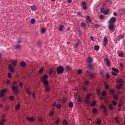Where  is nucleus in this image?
I'll return each mask as SVG.
<instances>
[{
  "label": "nucleus",
  "mask_w": 125,
  "mask_h": 125,
  "mask_svg": "<svg viewBox=\"0 0 125 125\" xmlns=\"http://www.w3.org/2000/svg\"><path fill=\"white\" fill-rule=\"evenodd\" d=\"M11 88L15 94L19 93V86L18 85H13L11 86Z\"/></svg>",
  "instance_id": "1"
},
{
  "label": "nucleus",
  "mask_w": 125,
  "mask_h": 125,
  "mask_svg": "<svg viewBox=\"0 0 125 125\" xmlns=\"http://www.w3.org/2000/svg\"><path fill=\"white\" fill-rule=\"evenodd\" d=\"M56 71L57 74H63V73L64 72V67H63V66H58Z\"/></svg>",
  "instance_id": "2"
},
{
  "label": "nucleus",
  "mask_w": 125,
  "mask_h": 125,
  "mask_svg": "<svg viewBox=\"0 0 125 125\" xmlns=\"http://www.w3.org/2000/svg\"><path fill=\"white\" fill-rule=\"evenodd\" d=\"M117 21V19L115 17H112L109 20L108 23L109 24H115V22Z\"/></svg>",
  "instance_id": "3"
},
{
  "label": "nucleus",
  "mask_w": 125,
  "mask_h": 125,
  "mask_svg": "<svg viewBox=\"0 0 125 125\" xmlns=\"http://www.w3.org/2000/svg\"><path fill=\"white\" fill-rule=\"evenodd\" d=\"M8 69L9 71H10V72H11L12 73H14V71L15 69L14 68V66H13L12 64H9Z\"/></svg>",
  "instance_id": "4"
},
{
  "label": "nucleus",
  "mask_w": 125,
  "mask_h": 125,
  "mask_svg": "<svg viewBox=\"0 0 125 125\" xmlns=\"http://www.w3.org/2000/svg\"><path fill=\"white\" fill-rule=\"evenodd\" d=\"M104 61H105L106 63V65L107 67H110L111 66V61L108 58H105Z\"/></svg>",
  "instance_id": "5"
},
{
  "label": "nucleus",
  "mask_w": 125,
  "mask_h": 125,
  "mask_svg": "<svg viewBox=\"0 0 125 125\" xmlns=\"http://www.w3.org/2000/svg\"><path fill=\"white\" fill-rule=\"evenodd\" d=\"M104 46H106V45H107V43H108V39H107V38L106 37H104Z\"/></svg>",
  "instance_id": "6"
},
{
  "label": "nucleus",
  "mask_w": 125,
  "mask_h": 125,
  "mask_svg": "<svg viewBox=\"0 0 125 125\" xmlns=\"http://www.w3.org/2000/svg\"><path fill=\"white\" fill-rule=\"evenodd\" d=\"M109 25H108V29L109 30H110L111 31H112V30H114V28H115V24H113V23H109Z\"/></svg>",
  "instance_id": "7"
},
{
  "label": "nucleus",
  "mask_w": 125,
  "mask_h": 125,
  "mask_svg": "<svg viewBox=\"0 0 125 125\" xmlns=\"http://www.w3.org/2000/svg\"><path fill=\"white\" fill-rule=\"evenodd\" d=\"M26 120H27V121H29V122H32L33 123H34V122H35V120L36 119L34 117H29L27 116Z\"/></svg>",
  "instance_id": "8"
},
{
  "label": "nucleus",
  "mask_w": 125,
  "mask_h": 125,
  "mask_svg": "<svg viewBox=\"0 0 125 125\" xmlns=\"http://www.w3.org/2000/svg\"><path fill=\"white\" fill-rule=\"evenodd\" d=\"M119 93H120V92L118 91L116 95H115V94L113 95V99L114 100H118L119 96H120V94H119Z\"/></svg>",
  "instance_id": "9"
},
{
  "label": "nucleus",
  "mask_w": 125,
  "mask_h": 125,
  "mask_svg": "<svg viewBox=\"0 0 125 125\" xmlns=\"http://www.w3.org/2000/svg\"><path fill=\"white\" fill-rule=\"evenodd\" d=\"M82 91H86L87 90V86L84 85L81 86Z\"/></svg>",
  "instance_id": "10"
},
{
  "label": "nucleus",
  "mask_w": 125,
  "mask_h": 125,
  "mask_svg": "<svg viewBox=\"0 0 125 125\" xmlns=\"http://www.w3.org/2000/svg\"><path fill=\"white\" fill-rule=\"evenodd\" d=\"M42 82H43L44 81H46L47 79H48V76L47 75H44L41 78Z\"/></svg>",
  "instance_id": "11"
},
{
  "label": "nucleus",
  "mask_w": 125,
  "mask_h": 125,
  "mask_svg": "<svg viewBox=\"0 0 125 125\" xmlns=\"http://www.w3.org/2000/svg\"><path fill=\"white\" fill-rule=\"evenodd\" d=\"M20 66L22 67V68H25L26 66H27V64H26V62H20Z\"/></svg>",
  "instance_id": "12"
},
{
  "label": "nucleus",
  "mask_w": 125,
  "mask_h": 125,
  "mask_svg": "<svg viewBox=\"0 0 125 125\" xmlns=\"http://www.w3.org/2000/svg\"><path fill=\"white\" fill-rule=\"evenodd\" d=\"M82 5L83 9H86V8H87V6H86V3L85 2H83L82 3Z\"/></svg>",
  "instance_id": "13"
},
{
  "label": "nucleus",
  "mask_w": 125,
  "mask_h": 125,
  "mask_svg": "<svg viewBox=\"0 0 125 125\" xmlns=\"http://www.w3.org/2000/svg\"><path fill=\"white\" fill-rule=\"evenodd\" d=\"M125 38V36L123 35H121L117 37V41H121V40H123Z\"/></svg>",
  "instance_id": "14"
},
{
  "label": "nucleus",
  "mask_w": 125,
  "mask_h": 125,
  "mask_svg": "<svg viewBox=\"0 0 125 125\" xmlns=\"http://www.w3.org/2000/svg\"><path fill=\"white\" fill-rule=\"evenodd\" d=\"M6 122V120L5 119H1L0 120V125H4V123Z\"/></svg>",
  "instance_id": "15"
},
{
  "label": "nucleus",
  "mask_w": 125,
  "mask_h": 125,
  "mask_svg": "<svg viewBox=\"0 0 125 125\" xmlns=\"http://www.w3.org/2000/svg\"><path fill=\"white\" fill-rule=\"evenodd\" d=\"M11 64L13 66L16 67V66L17 65V62H16V61H13L11 62Z\"/></svg>",
  "instance_id": "16"
},
{
  "label": "nucleus",
  "mask_w": 125,
  "mask_h": 125,
  "mask_svg": "<svg viewBox=\"0 0 125 125\" xmlns=\"http://www.w3.org/2000/svg\"><path fill=\"white\" fill-rule=\"evenodd\" d=\"M68 106L69 108H73V107H74V104H73V102H70L68 103Z\"/></svg>",
  "instance_id": "17"
},
{
  "label": "nucleus",
  "mask_w": 125,
  "mask_h": 125,
  "mask_svg": "<svg viewBox=\"0 0 125 125\" xmlns=\"http://www.w3.org/2000/svg\"><path fill=\"white\" fill-rule=\"evenodd\" d=\"M25 88V91L27 93H28L29 95L30 94H32V92L30 91V89L29 88Z\"/></svg>",
  "instance_id": "18"
},
{
  "label": "nucleus",
  "mask_w": 125,
  "mask_h": 125,
  "mask_svg": "<svg viewBox=\"0 0 125 125\" xmlns=\"http://www.w3.org/2000/svg\"><path fill=\"white\" fill-rule=\"evenodd\" d=\"M91 97V93H88L86 96V99L88 100H90Z\"/></svg>",
  "instance_id": "19"
},
{
  "label": "nucleus",
  "mask_w": 125,
  "mask_h": 125,
  "mask_svg": "<svg viewBox=\"0 0 125 125\" xmlns=\"http://www.w3.org/2000/svg\"><path fill=\"white\" fill-rule=\"evenodd\" d=\"M94 76H95V74H94V73H90L89 74V76L90 77V80H93V79L94 78Z\"/></svg>",
  "instance_id": "20"
},
{
  "label": "nucleus",
  "mask_w": 125,
  "mask_h": 125,
  "mask_svg": "<svg viewBox=\"0 0 125 125\" xmlns=\"http://www.w3.org/2000/svg\"><path fill=\"white\" fill-rule=\"evenodd\" d=\"M42 82L43 83L44 85H45V86H47V85H48L49 83L47 80L42 81Z\"/></svg>",
  "instance_id": "21"
},
{
  "label": "nucleus",
  "mask_w": 125,
  "mask_h": 125,
  "mask_svg": "<svg viewBox=\"0 0 125 125\" xmlns=\"http://www.w3.org/2000/svg\"><path fill=\"white\" fill-rule=\"evenodd\" d=\"M123 85L124 84L120 83V84L117 85L116 88H117V89H120V88H122Z\"/></svg>",
  "instance_id": "22"
},
{
  "label": "nucleus",
  "mask_w": 125,
  "mask_h": 125,
  "mask_svg": "<svg viewBox=\"0 0 125 125\" xmlns=\"http://www.w3.org/2000/svg\"><path fill=\"white\" fill-rule=\"evenodd\" d=\"M62 107V105L61 104H57V105H56L57 109L59 110V109H61Z\"/></svg>",
  "instance_id": "23"
},
{
  "label": "nucleus",
  "mask_w": 125,
  "mask_h": 125,
  "mask_svg": "<svg viewBox=\"0 0 125 125\" xmlns=\"http://www.w3.org/2000/svg\"><path fill=\"white\" fill-rule=\"evenodd\" d=\"M88 67L90 69V70H92V69H93V65H92V63H88Z\"/></svg>",
  "instance_id": "24"
},
{
  "label": "nucleus",
  "mask_w": 125,
  "mask_h": 125,
  "mask_svg": "<svg viewBox=\"0 0 125 125\" xmlns=\"http://www.w3.org/2000/svg\"><path fill=\"white\" fill-rule=\"evenodd\" d=\"M87 62L88 63H91L92 62V58L90 57H88V59H87Z\"/></svg>",
  "instance_id": "25"
},
{
  "label": "nucleus",
  "mask_w": 125,
  "mask_h": 125,
  "mask_svg": "<svg viewBox=\"0 0 125 125\" xmlns=\"http://www.w3.org/2000/svg\"><path fill=\"white\" fill-rule=\"evenodd\" d=\"M96 103L97 102L95 101H94L93 103H90V106H91V107H94V106L96 105Z\"/></svg>",
  "instance_id": "26"
},
{
  "label": "nucleus",
  "mask_w": 125,
  "mask_h": 125,
  "mask_svg": "<svg viewBox=\"0 0 125 125\" xmlns=\"http://www.w3.org/2000/svg\"><path fill=\"white\" fill-rule=\"evenodd\" d=\"M21 48H22V46H21V45H20L19 44H17L15 46L16 49H19Z\"/></svg>",
  "instance_id": "27"
},
{
  "label": "nucleus",
  "mask_w": 125,
  "mask_h": 125,
  "mask_svg": "<svg viewBox=\"0 0 125 125\" xmlns=\"http://www.w3.org/2000/svg\"><path fill=\"white\" fill-rule=\"evenodd\" d=\"M117 82H118V83H124V80H123L121 78H119V79H117Z\"/></svg>",
  "instance_id": "28"
},
{
  "label": "nucleus",
  "mask_w": 125,
  "mask_h": 125,
  "mask_svg": "<svg viewBox=\"0 0 125 125\" xmlns=\"http://www.w3.org/2000/svg\"><path fill=\"white\" fill-rule=\"evenodd\" d=\"M108 109L109 110H110V111H113V109H114V107H113V105L112 104H110L109 105Z\"/></svg>",
  "instance_id": "29"
},
{
  "label": "nucleus",
  "mask_w": 125,
  "mask_h": 125,
  "mask_svg": "<svg viewBox=\"0 0 125 125\" xmlns=\"http://www.w3.org/2000/svg\"><path fill=\"white\" fill-rule=\"evenodd\" d=\"M112 71H113L114 72H115V73H119V69L115 68V67H113L112 69Z\"/></svg>",
  "instance_id": "30"
},
{
  "label": "nucleus",
  "mask_w": 125,
  "mask_h": 125,
  "mask_svg": "<svg viewBox=\"0 0 125 125\" xmlns=\"http://www.w3.org/2000/svg\"><path fill=\"white\" fill-rule=\"evenodd\" d=\"M100 48V47H99V46L98 45H95L94 46V49L95 50H96V51H98V50H99V48Z\"/></svg>",
  "instance_id": "31"
},
{
  "label": "nucleus",
  "mask_w": 125,
  "mask_h": 125,
  "mask_svg": "<svg viewBox=\"0 0 125 125\" xmlns=\"http://www.w3.org/2000/svg\"><path fill=\"white\" fill-rule=\"evenodd\" d=\"M45 89L46 91H49L50 90V87L48 86V85L45 86Z\"/></svg>",
  "instance_id": "32"
},
{
  "label": "nucleus",
  "mask_w": 125,
  "mask_h": 125,
  "mask_svg": "<svg viewBox=\"0 0 125 125\" xmlns=\"http://www.w3.org/2000/svg\"><path fill=\"white\" fill-rule=\"evenodd\" d=\"M86 20H87L88 22H91V18H90V17L89 16H87L86 17Z\"/></svg>",
  "instance_id": "33"
},
{
  "label": "nucleus",
  "mask_w": 125,
  "mask_h": 125,
  "mask_svg": "<svg viewBox=\"0 0 125 125\" xmlns=\"http://www.w3.org/2000/svg\"><path fill=\"white\" fill-rule=\"evenodd\" d=\"M64 28V25H62L60 26L59 27V31L60 32H62V31H63V29Z\"/></svg>",
  "instance_id": "34"
},
{
  "label": "nucleus",
  "mask_w": 125,
  "mask_h": 125,
  "mask_svg": "<svg viewBox=\"0 0 125 125\" xmlns=\"http://www.w3.org/2000/svg\"><path fill=\"white\" fill-rule=\"evenodd\" d=\"M20 107H21V106L20 105V104H17L16 106V109L17 110V111H18V110L20 109Z\"/></svg>",
  "instance_id": "35"
},
{
  "label": "nucleus",
  "mask_w": 125,
  "mask_h": 125,
  "mask_svg": "<svg viewBox=\"0 0 125 125\" xmlns=\"http://www.w3.org/2000/svg\"><path fill=\"white\" fill-rule=\"evenodd\" d=\"M107 93H106V91L104 90L102 93V96H105Z\"/></svg>",
  "instance_id": "36"
},
{
  "label": "nucleus",
  "mask_w": 125,
  "mask_h": 125,
  "mask_svg": "<svg viewBox=\"0 0 125 125\" xmlns=\"http://www.w3.org/2000/svg\"><path fill=\"white\" fill-rule=\"evenodd\" d=\"M30 23L31 24H35L36 23V20L35 19H32Z\"/></svg>",
  "instance_id": "37"
},
{
  "label": "nucleus",
  "mask_w": 125,
  "mask_h": 125,
  "mask_svg": "<svg viewBox=\"0 0 125 125\" xmlns=\"http://www.w3.org/2000/svg\"><path fill=\"white\" fill-rule=\"evenodd\" d=\"M31 8L32 10H37V6H31Z\"/></svg>",
  "instance_id": "38"
},
{
  "label": "nucleus",
  "mask_w": 125,
  "mask_h": 125,
  "mask_svg": "<svg viewBox=\"0 0 125 125\" xmlns=\"http://www.w3.org/2000/svg\"><path fill=\"white\" fill-rule=\"evenodd\" d=\"M54 115V111H51L50 112L49 116L50 117H53V116Z\"/></svg>",
  "instance_id": "39"
},
{
  "label": "nucleus",
  "mask_w": 125,
  "mask_h": 125,
  "mask_svg": "<svg viewBox=\"0 0 125 125\" xmlns=\"http://www.w3.org/2000/svg\"><path fill=\"white\" fill-rule=\"evenodd\" d=\"M46 31V29L43 28L41 30V32L42 33V34H44V33H45V31Z\"/></svg>",
  "instance_id": "40"
},
{
  "label": "nucleus",
  "mask_w": 125,
  "mask_h": 125,
  "mask_svg": "<svg viewBox=\"0 0 125 125\" xmlns=\"http://www.w3.org/2000/svg\"><path fill=\"white\" fill-rule=\"evenodd\" d=\"M77 73L79 75H82L83 74V70L79 69L77 71Z\"/></svg>",
  "instance_id": "41"
},
{
  "label": "nucleus",
  "mask_w": 125,
  "mask_h": 125,
  "mask_svg": "<svg viewBox=\"0 0 125 125\" xmlns=\"http://www.w3.org/2000/svg\"><path fill=\"white\" fill-rule=\"evenodd\" d=\"M102 121L101 120V119H99L97 121V125H100V124H101Z\"/></svg>",
  "instance_id": "42"
},
{
  "label": "nucleus",
  "mask_w": 125,
  "mask_h": 125,
  "mask_svg": "<svg viewBox=\"0 0 125 125\" xmlns=\"http://www.w3.org/2000/svg\"><path fill=\"white\" fill-rule=\"evenodd\" d=\"M62 123L63 125H68V122H67V120H64L63 122Z\"/></svg>",
  "instance_id": "43"
},
{
  "label": "nucleus",
  "mask_w": 125,
  "mask_h": 125,
  "mask_svg": "<svg viewBox=\"0 0 125 125\" xmlns=\"http://www.w3.org/2000/svg\"><path fill=\"white\" fill-rule=\"evenodd\" d=\"M104 14H105V15H108V14L109 13V10L107 9L106 10L104 11Z\"/></svg>",
  "instance_id": "44"
},
{
  "label": "nucleus",
  "mask_w": 125,
  "mask_h": 125,
  "mask_svg": "<svg viewBox=\"0 0 125 125\" xmlns=\"http://www.w3.org/2000/svg\"><path fill=\"white\" fill-rule=\"evenodd\" d=\"M79 44H80V42L79 41L77 42L75 44V48H77V47H78Z\"/></svg>",
  "instance_id": "45"
},
{
  "label": "nucleus",
  "mask_w": 125,
  "mask_h": 125,
  "mask_svg": "<svg viewBox=\"0 0 125 125\" xmlns=\"http://www.w3.org/2000/svg\"><path fill=\"white\" fill-rule=\"evenodd\" d=\"M43 71V68H41L39 70V74H42V73Z\"/></svg>",
  "instance_id": "46"
},
{
  "label": "nucleus",
  "mask_w": 125,
  "mask_h": 125,
  "mask_svg": "<svg viewBox=\"0 0 125 125\" xmlns=\"http://www.w3.org/2000/svg\"><path fill=\"white\" fill-rule=\"evenodd\" d=\"M112 75L113 76H114V77H117L118 76V73L112 72Z\"/></svg>",
  "instance_id": "47"
},
{
  "label": "nucleus",
  "mask_w": 125,
  "mask_h": 125,
  "mask_svg": "<svg viewBox=\"0 0 125 125\" xmlns=\"http://www.w3.org/2000/svg\"><path fill=\"white\" fill-rule=\"evenodd\" d=\"M66 69L67 71H71V70L72 69V68L70 67V66H66Z\"/></svg>",
  "instance_id": "48"
},
{
  "label": "nucleus",
  "mask_w": 125,
  "mask_h": 125,
  "mask_svg": "<svg viewBox=\"0 0 125 125\" xmlns=\"http://www.w3.org/2000/svg\"><path fill=\"white\" fill-rule=\"evenodd\" d=\"M104 114L105 115V116H107L108 115V113H107V108L105 109H104Z\"/></svg>",
  "instance_id": "49"
},
{
  "label": "nucleus",
  "mask_w": 125,
  "mask_h": 125,
  "mask_svg": "<svg viewBox=\"0 0 125 125\" xmlns=\"http://www.w3.org/2000/svg\"><path fill=\"white\" fill-rule=\"evenodd\" d=\"M104 11H105V8L104 7H102L101 8V12H102V13H104Z\"/></svg>",
  "instance_id": "50"
},
{
  "label": "nucleus",
  "mask_w": 125,
  "mask_h": 125,
  "mask_svg": "<svg viewBox=\"0 0 125 125\" xmlns=\"http://www.w3.org/2000/svg\"><path fill=\"white\" fill-rule=\"evenodd\" d=\"M67 102V99L65 98H62V103H66Z\"/></svg>",
  "instance_id": "51"
},
{
  "label": "nucleus",
  "mask_w": 125,
  "mask_h": 125,
  "mask_svg": "<svg viewBox=\"0 0 125 125\" xmlns=\"http://www.w3.org/2000/svg\"><path fill=\"white\" fill-rule=\"evenodd\" d=\"M92 112L94 114H96V113H97V109H96V108H94L93 109Z\"/></svg>",
  "instance_id": "52"
},
{
  "label": "nucleus",
  "mask_w": 125,
  "mask_h": 125,
  "mask_svg": "<svg viewBox=\"0 0 125 125\" xmlns=\"http://www.w3.org/2000/svg\"><path fill=\"white\" fill-rule=\"evenodd\" d=\"M110 92L114 95L115 94V90L114 89H110Z\"/></svg>",
  "instance_id": "53"
},
{
  "label": "nucleus",
  "mask_w": 125,
  "mask_h": 125,
  "mask_svg": "<svg viewBox=\"0 0 125 125\" xmlns=\"http://www.w3.org/2000/svg\"><path fill=\"white\" fill-rule=\"evenodd\" d=\"M9 99H10V100H12V101H14V97H13V96H11L9 97Z\"/></svg>",
  "instance_id": "54"
},
{
  "label": "nucleus",
  "mask_w": 125,
  "mask_h": 125,
  "mask_svg": "<svg viewBox=\"0 0 125 125\" xmlns=\"http://www.w3.org/2000/svg\"><path fill=\"white\" fill-rule=\"evenodd\" d=\"M97 94H98V95H100V94H101V92H100V90L97 89Z\"/></svg>",
  "instance_id": "55"
},
{
  "label": "nucleus",
  "mask_w": 125,
  "mask_h": 125,
  "mask_svg": "<svg viewBox=\"0 0 125 125\" xmlns=\"http://www.w3.org/2000/svg\"><path fill=\"white\" fill-rule=\"evenodd\" d=\"M60 122V120L59 119H57V120H56V124L57 125H59V124H60V122Z\"/></svg>",
  "instance_id": "56"
},
{
  "label": "nucleus",
  "mask_w": 125,
  "mask_h": 125,
  "mask_svg": "<svg viewBox=\"0 0 125 125\" xmlns=\"http://www.w3.org/2000/svg\"><path fill=\"white\" fill-rule=\"evenodd\" d=\"M12 77V75L11 74V73H8V77L9 78V79H11Z\"/></svg>",
  "instance_id": "57"
},
{
  "label": "nucleus",
  "mask_w": 125,
  "mask_h": 125,
  "mask_svg": "<svg viewBox=\"0 0 125 125\" xmlns=\"http://www.w3.org/2000/svg\"><path fill=\"white\" fill-rule=\"evenodd\" d=\"M112 104L114 105V106H117V103L115 101H112Z\"/></svg>",
  "instance_id": "58"
},
{
  "label": "nucleus",
  "mask_w": 125,
  "mask_h": 125,
  "mask_svg": "<svg viewBox=\"0 0 125 125\" xmlns=\"http://www.w3.org/2000/svg\"><path fill=\"white\" fill-rule=\"evenodd\" d=\"M1 92L4 94V93L6 92V90H5V89H3L1 90Z\"/></svg>",
  "instance_id": "59"
},
{
  "label": "nucleus",
  "mask_w": 125,
  "mask_h": 125,
  "mask_svg": "<svg viewBox=\"0 0 125 125\" xmlns=\"http://www.w3.org/2000/svg\"><path fill=\"white\" fill-rule=\"evenodd\" d=\"M100 19H101V20L104 19V16L103 15H101L100 16Z\"/></svg>",
  "instance_id": "60"
},
{
  "label": "nucleus",
  "mask_w": 125,
  "mask_h": 125,
  "mask_svg": "<svg viewBox=\"0 0 125 125\" xmlns=\"http://www.w3.org/2000/svg\"><path fill=\"white\" fill-rule=\"evenodd\" d=\"M119 56L120 57H124V54L123 53H119Z\"/></svg>",
  "instance_id": "61"
},
{
  "label": "nucleus",
  "mask_w": 125,
  "mask_h": 125,
  "mask_svg": "<svg viewBox=\"0 0 125 125\" xmlns=\"http://www.w3.org/2000/svg\"><path fill=\"white\" fill-rule=\"evenodd\" d=\"M88 84H89V83L88 81H86L85 82V83H84V85H86V86H87V85H88Z\"/></svg>",
  "instance_id": "62"
},
{
  "label": "nucleus",
  "mask_w": 125,
  "mask_h": 125,
  "mask_svg": "<svg viewBox=\"0 0 125 125\" xmlns=\"http://www.w3.org/2000/svg\"><path fill=\"white\" fill-rule=\"evenodd\" d=\"M99 27H100V25L98 24H96L94 25V27L95 28H99Z\"/></svg>",
  "instance_id": "63"
},
{
  "label": "nucleus",
  "mask_w": 125,
  "mask_h": 125,
  "mask_svg": "<svg viewBox=\"0 0 125 125\" xmlns=\"http://www.w3.org/2000/svg\"><path fill=\"white\" fill-rule=\"evenodd\" d=\"M10 107H9V106H6L5 107V111H8V110H9Z\"/></svg>",
  "instance_id": "64"
}]
</instances>
